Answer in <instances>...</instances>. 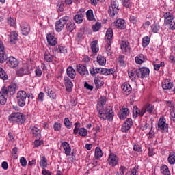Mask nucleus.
Listing matches in <instances>:
<instances>
[{"label": "nucleus", "mask_w": 175, "mask_h": 175, "mask_svg": "<svg viewBox=\"0 0 175 175\" xmlns=\"http://www.w3.org/2000/svg\"><path fill=\"white\" fill-rule=\"evenodd\" d=\"M107 98L105 96H101L98 101L97 102V111L98 112V117L100 120L103 121H113V118H114V111L111 109V107L108 106L106 107L105 109V105H106Z\"/></svg>", "instance_id": "f257e3e1"}, {"label": "nucleus", "mask_w": 175, "mask_h": 175, "mask_svg": "<svg viewBox=\"0 0 175 175\" xmlns=\"http://www.w3.org/2000/svg\"><path fill=\"white\" fill-rule=\"evenodd\" d=\"M129 114V109L128 108H122L118 113V117L120 120H125Z\"/></svg>", "instance_id": "2eb2a0df"}, {"label": "nucleus", "mask_w": 175, "mask_h": 175, "mask_svg": "<svg viewBox=\"0 0 175 175\" xmlns=\"http://www.w3.org/2000/svg\"><path fill=\"white\" fill-rule=\"evenodd\" d=\"M118 3L116 1H112L108 11L110 17H114L118 13Z\"/></svg>", "instance_id": "0eeeda50"}, {"label": "nucleus", "mask_w": 175, "mask_h": 175, "mask_svg": "<svg viewBox=\"0 0 175 175\" xmlns=\"http://www.w3.org/2000/svg\"><path fill=\"white\" fill-rule=\"evenodd\" d=\"M90 73L92 76H95V75H98V73L102 72V68H90Z\"/></svg>", "instance_id": "f704fd0d"}, {"label": "nucleus", "mask_w": 175, "mask_h": 175, "mask_svg": "<svg viewBox=\"0 0 175 175\" xmlns=\"http://www.w3.org/2000/svg\"><path fill=\"white\" fill-rule=\"evenodd\" d=\"M83 18H84V12H77L74 17V21L77 24H81L83 23Z\"/></svg>", "instance_id": "412c9836"}, {"label": "nucleus", "mask_w": 175, "mask_h": 175, "mask_svg": "<svg viewBox=\"0 0 175 175\" xmlns=\"http://www.w3.org/2000/svg\"><path fill=\"white\" fill-rule=\"evenodd\" d=\"M120 49L122 51L124 54L126 53L131 52V47L129 46V42H126V41H123L120 45Z\"/></svg>", "instance_id": "6ab92c4d"}, {"label": "nucleus", "mask_w": 175, "mask_h": 175, "mask_svg": "<svg viewBox=\"0 0 175 175\" xmlns=\"http://www.w3.org/2000/svg\"><path fill=\"white\" fill-rule=\"evenodd\" d=\"M139 174V172H137V168H133L131 171L126 173V175H137Z\"/></svg>", "instance_id": "13d9d810"}, {"label": "nucleus", "mask_w": 175, "mask_h": 175, "mask_svg": "<svg viewBox=\"0 0 175 175\" xmlns=\"http://www.w3.org/2000/svg\"><path fill=\"white\" fill-rule=\"evenodd\" d=\"M79 129H80V122L75 123L74 134L77 135L79 133Z\"/></svg>", "instance_id": "bf43d9fd"}, {"label": "nucleus", "mask_w": 175, "mask_h": 175, "mask_svg": "<svg viewBox=\"0 0 175 175\" xmlns=\"http://www.w3.org/2000/svg\"><path fill=\"white\" fill-rule=\"evenodd\" d=\"M168 162L170 165H174L175 163V153L174 152H171L169 154Z\"/></svg>", "instance_id": "473e14b6"}, {"label": "nucleus", "mask_w": 175, "mask_h": 175, "mask_svg": "<svg viewBox=\"0 0 175 175\" xmlns=\"http://www.w3.org/2000/svg\"><path fill=\"white\" fill-rule=\"evenodd\" d=\"M18 38V34L16 31H11L10 33V43H14Z\"/></svg>", "instance_id": "c85d7f7f"}, {"label": "nucleus", "mask_w": 175, "mask_h": 175, "mask_svg": "<svg viewBox=\"0 0 175 175\" xmlns=\"http://www.w3.org/2000/svg\"><path fill=\"white\" fill-rule=\"evenodd\" d=\"M8 24H9L10 27H16V21L13 18H9L8 19Z\"/></svg>", "instance_id": "6e6d98bb"}, {"label": "nucleus", "mask_w": 175, "mask_h": 175, "mask_svg": "<svg viewBox=\"0 0 175 175\" xmlns=\"http://www.w3.org/2000/svg\"><path fill=\"white\" fill-rule=\"evenodd\" d=\"M148 44H150V38L148 36L144 37L142 39L143 47H147Z\"/></svg>", "instance_id": "8fccbe9b"}, {"label": "nucleus", "mask_w": 175, "mask_h": 175, "mask_svg": "<svg viewBox=\"0 0 175 175\" xmlns=\"http://www.w3.org/2000/svg\"><path fill=\"white\" fill-rule=\"evenodd\" d=\"M135 62L137 64H143L144 62V55L141 54L139 56L135 57Z\"/></svg>", "instance_id": "49530a36"}, {"label": "nucleus", "mask_w": 175, "mask_h": 175, "mask_svg": "<svg viewBox=\"0 0 175 175\" xmlns=\"http://www.w3.org/2000/svg\"><path fill=\"white\" fill-rule=\"evenodd\" d=\"M123 5L126 8H129L132 7V3H131V1H129V0H124Z\"/></svg>", "instance_id": "0e129e2a"}, {"label": "nucleus", "mask_w": 175, "mask_h": 175, "mask_svg": "<svg viewBox=\"0 0 175 175\" xmlns=\"http://www.w3.org/2000/svg\"><path fill=\"white\" fill-rule=\"evenodd\" d=\"M116 72V69L110 68L107 69L105 68H101V75H105V76H109V75H113Z\"/></svg>", "instance_id": "b1692460"}, {"label": "nucleus", "mask_w": 175, "mask_h": 175, "mask_svg": "<svg viewBox=\"0 0 175 175\" xmlns=\"http://www.w3.org/2000/svg\"><path fill=\"white\" fill-rule=\"evenodd\" d=\"M97 62L101 66H105V65H106V58L102 56V55H98L97 56Z\"/></svg>", "instance_id": "7c9ffc66"}, {"label": "nucleus", "mask_w": 175, "mask_h": 175, "mask_svg": "<svg viewBox=\"0 0 175 175\" xmlns=\"http://www.w3.org/2000/svg\"><path fill=\"white\" fill-rule=\"evenodd\" d=\"M151 29L154 33H157L158 31H159V26L154 24L151 26Z\"/></svg>", "instance_id": "052dcab7"}, {"label": "nucleus", "mask_w": 175, "mask_h": 175, "mask_svg": "<svg viewBox=\"0 0 175 175\" xmlns=\"http://www.w3.org/2000/svg\"><path fill=\"white\" fill-rule=\"evenodd\" d=\"M31 129V133H32L33 136L34 137H36V139H40V130L38 129L37 127L33 126L30 128Z\"/></svg>", "instance_id": "4be33fe9"}, {"label": "nucleus", "mask_w": 175, "mask_h": 175, "mask_svg": "<svg viewBox=\"0 0 175 175\" xmlns=\"http://www.w3.org/2000/svg\"><path fill=\"white\" fill-rule=\"evenodd\" d=\"M79 135L82 136V137H85L88 135V131L85 128H81L79 130Z\"/></svg>", "instance_id": "a18cd8bd"}, {"label": "nucleus", "mask_w": 175, "mask_h": 175, "mask_svg": "<svg viewBox=\"0 0 175 175\" xmlns=\"http://www.w3.org/2000/svg\"><path fill=\"white\" fill-rule=\"evenodd\" d=\"M19 112L12 113L8 116V120L10 122H17V120L18 119Z\"/></svg>", "instance_id": "bb28decb"}, {"label": "nucleus", "mask_w": 175, "mask_h": 175, "mask_svg": "<svg viewBox=\"0 0 175 175\" xmlns=\"http://www.w3.org/2000/svg\"><path fill=\"white\" fill-rule=\"evenodd\" d=\"M58 8H59V10L60 12H64V6L65 5V4L64 3H62V1H59L57 3Z\"/></svg>", "instance_id": "e2e57ef3"}, {"label": "nucleus", "mask_w": 175, "mask_h": 175, "mask_svg": "<svg viewBox=\"0 0 175 175\" xmlns=\"http://www.w3.org/2000/svg\"><path fill=\"white\" fill-rule=\"evenodd\" d=\"M131 129V126L127 123H124L122 126V131L123 132H128Z\"/></svg>", "instance_id": "4d7b16f0"}, {"label": "nucleus", "mask_w": 175, "mask_h": 175, "mask_svg": "<svg viewBox=\"0 0 175 175\" xmlns=\"http://www.w3.org/2000/svg\"><path fill=\"white\" fill-rule=\"evenodd\" d=\"M125 168L123 166H121L120 170L116 173V175H124V170Z\"/></svg>", "instance_id": "774afa93"}, {"label": "nucleus", "mask_w": 175, "mask_h": 175, "mask_svg": "<svg viewBox=\"0 0 175 175\" xmlns=\"http://www.w3.org/2000/svg\"><path fill=\"white\" fill-rule=\"evenodd\" d=\"M27 73H28V71L23 67L20 68L16 72L17 76L19 77L24 76V75H27Z\"/></svg>", "instance_id": "4c0bfd02"}, {"label": "nucleus", "mask_w": 175, "mask_h": 175, "mask_svg": "<svg viewBox=\"0 0 175 175\" xmlns=\"http://www.w3.org/2000/svg\"><path fill=\"white\" fill-rule=\"evenodd\" d=\"M67 76L70 77V79H75L76 77V70L72 66H69L67 70Z\"/></svg>", "instance_id": "5701e85b"}, {"label": "nucleus", "mask_w": 175, "mask_h": 175, "mask_svg": "<svg viewBox=\"0 0 175 175\" xmlns=\"http://www.w3.org/2000/svg\"><path fill=\"white\" fill-rule=\"evenodd\" d=\"M1 96L8 98L9 96V92L7 88H3L0 92Z\"/></svg>", "instance_id": "de8ad7c7"}, {"label": "nucleus", "mask_w": 175, "mask_h": 175, "mask_svg": "<svg viewBox=\"0 0 175 175\" xmlns=\"http://www.w3.org/2000/svg\"><path fill=\"white\" fill-rule=\"evenodd\" d=\"M17 88V85L16 83H11L7 90L8 91V93L11 95H14L16 94V90Z\"/></svg>", "instance_id": "cd10ccee"}, {"label": "nucleus", "mask_w": 175, "mask_h": 175, "mask_svg": "<svg viewBox=\"0 0 175 175\" xmlns=\"http://www.w3.org/2000/svg\"><path fill=\"white\" fill-rule=\"evenodd\" d=\"M66 90L68 92H72V90H73V83L70 81L69 77H66L64 79Z\"/></svg>", "instance_id": "f8f14e48"}, {"label": "nucleus", "mask_w": 175, "mask_h": 175, "mask_svg": "<svg viewBox=\"0 0 175 175\" xmlns=\"http://www.w3.org/2000/svg\"><path fill=\"white\" fill-rule=\"evenodd\" d=\"M122 90L124 95L128 96L132 92V88L131 87V85L128 83H123L122 85Z\"/></svg>", "instance_id": "a211bd4d"}, {"label": "nucleus", "mask_w": 175, "mask_h": 175, "mask_svg": "<svg viewBox=\"0 0 175 175\" xmlns=\"http://www.w3.org/2000/svg\"><path fill=\"white\" fill-rule=\"evenodd\" d=\"M55 49V52L61 53V54H66V53H68V49L64 46H56Z\"/></svg>", "instance_id": "2f4dec72"}, {"label": "nucleus", "mask_w": 175, "mask_h": 175, "mask_svg": "<svg viewBox=\"0 0 175 175\" xmlns=\"http://www.w3.org/2000/svg\"><path fill=\"white\" fill-rule=\"evenodd\" d=\"M16 122H19V124H24V122H25V116L23 115L21 113H19Z\"/></svg>", "instance_id": "c03bdc74"}, {"label": "nucleus", "mask_w": 175, "mask_h": 175, "mask_svg": "<svg viewBox=\"0 0 175 175\" xmlns=\"http://www.w3.org/2000/svg\"><path fill=\"white\" fill-rule=\"evenodd\" d=\"M40 166L41 167H47V159H46V157L43 156L41 157Z\"/></svg>", "instance_id": "37998d69"}, {"label": "nucleus", "mask_w": 175, "mask_h": 175, "mask_svg": "<svg viewBox=\"0 0 175 175\" xmlns=\"http://www.w3.org/2000/svg\"><path fill=\"white\" fill-rule=\"evenodd\" d=\"M94 83L96 85V88H100V87H102V85H103V83H102V82H100V80H99V78L96 77L94 79Z\"/></svg>", "instance_id": "5fc2aeb1"}, {"label": "nucleus", "mask_w": 175, "mask_h": 175, "mask_svg": "<svg viewBox=\"0 0 175 175\" xmlns=\"http://www.w3.org/2000/svg\"><path fill=\"white\" fill-rule=\"evenodd\" d=\"M44 59L46 62H53V55L50 54L49 51L45 52Z\"/></svg>", "instance_id": "ea45409f"}, {"label": "nucleus", "mask_w": 175, "mask_h": 175, "mask_svg": "<svg viewBox=\"0 0 175 175\" xmlns=\"http://www.w3.org/2000/svg\"><path fill=\"white\" fill-rule=\"evenodd\" d=\"M161 172L163 175H170V171H169V168L166 165H163L161 167Z\"/></svg>", "instance_id": "79ce46f5"}, {"label": "nucleus", "mask_w": 175, "mask_h": 175, "mask_svg": "<svg viewBox=\"0 0 175 175\" xmlns=\"http://www.w3.org/2000/svg\"><path fill=\"white\" fill-rule=\"evenodd\" d=\"M77 70L78 73L81 75V76H83V77H87V76L89 75L87 67L83 64L77 65Z\"/></svg>", "instance_id": "6e6552de"}, {"label": "nucleus", "mask_w": 175, "mask_h": 175, "mask_svg": "<svg viewBox=\"0 0 175 175\" xmlns=\"http://www.w3.org/2000/svg\"><path fill=\"white\" fill-rule=\"evenodd\" d=\"M86 16L88 20H89L90 21H92L94 20V12H92V10L87 11Z\"/></svg>", "instance_id": "09e8293b"}, {"label": "nucleus", "mask_w": 175, "mask_h": 175, "mask_svg": "<svg viewBox=\"0 0 175 175\" xmlns=\"http://www.w3.org/2000/svg\"><path fill=\"white\" fill-rule=\"evenodd\" d=\"M8 66L10 68H17L18 66V60L16 59L14 57H10L7 59V62H6Z\"/></svg>", "instance_id": "9d476101"}, {"label": "nucleus", "mask_w": 175, "mask_h": 175, "mask_svg": "<svg viewBox=\"0 0 175 175\" xmlns=\"http://www.w3.org/2000/svg\"><path fill=\"white\" fill-rule=\"evenodd\" d=\"M64 124L66 128L68 129H70L72 128V124L70 123V121L69 120V118H66L64 120Z\"/></svg>", "instance_id": "864d4df0"}, {"label": "nucleus", "mask_w": 175, "mask_h": 175, "mask_svg": "<svg viewBox=\"0 0 175 175\" xmlns=\"http://www.w3.org/2000/svg\"><path fill=\"white\" fill-rule=\"evenodd\" d=\"M5 61H8V55L5 53H0V63L3 64Z\"/></svg>", "instance_id": "603ef678"}, {"label": "nucleus", "mask_w": 175, "mask_h": 175, "mask_svg": "<svg viewBox=\"0 0 175 175\" xmlns=\"http://www.w3.org/2000/svg\"><path fill=\"white\" fill-rule=\"evenodd\" d=\"M139 116L140 117H143V116H144V114L142 115V109L140 111V109H139V108H137V107H133V117L134 118H136L137 117H139Z\"/></svg>", "instance_id": "a878e982"}, {"label": "nucleus", "mask_w": 175, "mask_h": 175, "mask_svg": "<svg viewBox=\"0 0 175 175\" xmlns=\"http://www.w3.org/2000/svg\"><path fill=\"white\" fill-rule=\"evenodd\" d=\"M20 163L23 167L27 166V159H25L24 157H21L20 159Z\"/></svg>", "instance_id": "69168bd1"}, {"label": "nucleus", "mask_w": 175, "mask_h": 175, "mask_svg": "<svg viewBox=\"0 0 175 175\" xmlns=\"http://www.w3.org/2000/svg\"><path fill=\"white\" fill-rule=\"evenodd\" d=\"M103 156V153L102 152V149L100 148H96L95 150V157L96 159H100Z\"/></svg>", "instance_id": "e433bc0d"}, {"label": "nucleus", "mask_w": 175, "mask_h": 175, "mask_svg": "<svg viewBox=\"0 0 175 175\" xmlns=\"http://www.w3.org/2000/svg\"><path fill=\"white\" fill-rule=\"evenodd\" d=\"M69 21V16H66L60 18L59 21L55 23V29L57 32H61L62 29H64V27H65V24L68 23Z\"/></svg>", "instance_id": "39448f33"}, {"label": "nucleus", "mask_w": 175, "mask_h": 175, "mask_svg": "<svg viewBox=\"0 0 175 175\" xmlns=\"http://www.w3.org/2000/svg\"><path fill=\"white\" fill-rule=\"evenodd\" d=\"M0 79H2V80H8V79L6 72H5V70H3V68L1 67H0Z\"/></svg>", "instance_id": "a19ab883"}, {"label": "nucleus", "mask_w": 175, "mask_h": 175, "mask_svg": "<svg viewBox=\"0 0 175 175\" xmlns=\"http://www.w3.org/2000/svg\"><path fill=\"white\" fill-rule=\"evenodd\" d=\"M76 29V25L73 23H67L66 29L68 32H72Z\"/></svg>", "instance_id": "58836bf2"}, {"label": "nucleus", "mask_w": 175, "mask_h": 175, "mask_svg": "<svg viewBox=\"0 0 175 175\" xmlns=\"http://www.w3.org/2000/svg\"><path fill=\"white\" fill-rule=\"evenodd\" d=\"M115 26L119 29H125L126 25L125 24V21L121 18L116 19L115 22Z\"/></svg>", "instance_id": "f3484780"}, {"label": "nucleus", "mask_w": 175, "mask_h": 175, "mask_svg": "<svg viewBox=\"0 0 175 175\" xmlns=\"http://www.w3.org/2000/svg\"><path fill=\"white\" fill-rule=\"evenodd\" d=\"M44 99V93L40 92L38 94V100L40 102H43V100Z\"/></svg>", "instance_id": "338daca9"}, {"label": "nucleus", "mask_w": 175, "mask_h": 175, "mask_svg": "<svg viewBox=\"0 0 175 175\" xmlns=\"http://www.w3.org/2000/svg\"><path fill=\"white\" fill-rule=\"evenodd\" d=\"M108 163L110 166H112L114 167V166H117L118 165V157L117 155L111 153L109 156V158L107 159Z\"/></svg>", "instance_id": "1a4fd4ad"}, {"label": "nucleus", "mask_w": 175, "mask_h": 175, "mask_svg": "<svg viewBox=\"0 0 175 175\" xmlns=\"http://www.w3.org/2000/svg\"><path fill=\"white\" fill-rule=\"evenodd\" d=\"M53 129L54 131H55L56 132L59 131V130L61 129V123L55 122L53 125Z\"/></svg>", "instance_id": "680f3d73"}, {"label": "nucleus", "mask_w": 175, "mask_h": 175, "mask_svg": "<svg viewBox=\"0 0 175 175\" xmlns=\"http://www.w3.org/2000/svg\"><path fill=\"white\" fill-rule=\"evenodd\" d=\"M129 77L132 80V81H137V78H136V70H130L128 72Z\"/></svg>", "instance_id": "c756f323"}, {"label": "nucleus", "mask_w": 175, "mask_h": 175, "mask_svg": "<svg viewBox=\"0 0 175 175\" xmlns=\"http://www.w3.org/2000/svg\"><path fill=\"white\" fill-rule=\"evenodd\" d=\"M136 76L139 79H146L150 76V69L146 67H142L136 70Z\"/></svg>", "instance_id": "423d86ee"}, {"label": "nucleus", "mask_w": 175, "mask_h": 175, "mask_svg": "<svg viewBox=\"0 0 175 175\" xmlns=\"http://www.w3.org/2000/svg\"><path fill=\"white\" fill-rule=\"evenodd\" d=\"M102 24L99 22H97L94 25L92 26V30L94 32H98L100 29Z\"/></svg>", "instance_id": "3c124183"}, {"label": "nucleus", "mask_w": 175, "mask_h": 175, "mask_svg": "<svg viewBox=\"0 0 175 175\" xmlns=\"http://www.w3.org/2000/svg\"><path fill=\"white\" fill-rule=\"evenodd\" d=\"M17 104L20 107L25 106V100L27 99V92L23 90H20L16 94Z\"/></svg>", "instance_id": "20e7f679"}, {"label": "nucleus", "mask_w": 175, "mask_h": 175, "mask_svg": "<svg viewBox=\"0 0 175 175\" xmlns=\"http://www.w3.org/2000/svg\"><path fill=\"white\" fill-rule=\"evenodd\" d=\"M46 39L49 46H55L57 43V38L51 33L47 35Z\"/></svg>", "instance_id": "dca6fc26"}, {"label": "nucleus", "mask_w": 175, "mask_h": 175, "mask_svg": "<svg viewBox=\"0 0 175 175\" xmlns=\"http://www.w3.org/2000/svg\"><path fill=\"white\" fill-rule=\"evenodd\" d=\"M164 17V24L165 25H168L169 29L172 31H174L175 29V19L173 14L170 12H166L163 15Z\"/></svg>", "instance_id": "f03ea898"}, {"label": "nucleus", "mask_w": 175, "mask_h": 175, "mask_svg": "<svg viewBox=\"0 0 175 175\" xmlns=\"http://www.w3.org/2000/svg\"><path fill=\"white\" fill-rule=\"evenodd\" d=\"M113 29L111 28H109L106 32L105 35V39L107 40V42H113Z\"/></svg>", "instance_id": "393cba45"}, {"label": "nucleus", "mask_w": 175, "mask_h": 175, "mask_svg": "<svg viewBox=\"0 0 175 175\" xmlns=\"http://www.w3.org/2000/svg\"><path fill=\"white\" fill-rule=\"evenodd\" d=\"M157 129V131H160V132H163V133H166V132L169 131V124H167L165 118L162 117L159 118Z\"/></svg>", "instance_id": "7ed1b4c3"}, {"label": "nucleus", "mask_w": 175, "mask_h": 175, "mask_svg": "<svg viewBox=\"0 0 175 175\" xmlns=\"http://www.w3.org/2000/svg\"><path fill=\"white\" fill-rule=\"evenodd\" d=\"M98 44V41L94 40L92 41L90 46H91V49L92 53H96L99 51V49H98V47H96V45Z\"/></svg>", "instance_id": "72a5a7b5"}, {"label": "nucleus", "mask_w": 175, "mask_h": 175, "mask_svg": "<svg viewBox=\"0 0 175 175\" xmlns=\"http://www.w3.org/2000/svg\"><path fill=\"white\" fill-rule=\"evenodd\" d=\"M154 111V105L146 103L142 109V115L146 114V113H149V114H151Z\"/></svg>", "instance_id": "9b49d317"}, {"label": "nucleus", "mask_w": 175, "mask_h": 175, "mask_svg": "<svg viewBox=\"0 0 175 175\" xmlns=\"http://www.w3.org/2000/svg\"><path fill=\"white\" fill-rule=\"evenodd\" d=\"M31 31V28L29 27V25L27 23V22H23L21 24V31L22 34L27 36L29 33Z\"/></svg>", "instance_id": "ddd939ff"}, {"label": "nucleus", "mask_w": 175, "mask_h": 175, "mask_svg": "<svg viewBox=\"0 0 175 175\" xmlns=\"http://www.w3.org/2000/svg\"><path fill=\"white\" fill-rule=\"evenodd\" d=\"M62 147H63L64 150V154H66L67 157H69L70 155V153L72 152V148H70V145L69 144V143L66 142H62Z\"/></svg>", "instance_id": "4468645a"}, {"label": "nucleus", "mask_w": 175, "mask_h": 175, "mask_svg": "<svg viewBox=\"0 0 175 175\" xmlns=\"http://www.w3.org/2000/svg\"><path fill=\"white\" fill-rule=\"evenodd\" d=\"M111 42H107V45L105 46V50L107 55H111L113 51H111Z\"/></svg>", "instance_id": "c9c22d12"}, {"label": "nucleus", "mask_w": 175, "mask_h": 175, "mask_svg": "<svg viewBox=\"0 0 175 175\" xmlns=\"http://www.w3.org/2000/svg\"><path fill=\"white\" fill-rule=\"evenodd\" d=\"M162 88L163 90H172L173 88V83L169 79H166L162 83Z\"/></svg>", "instance_id": "aec40b11"}]
</instances>
